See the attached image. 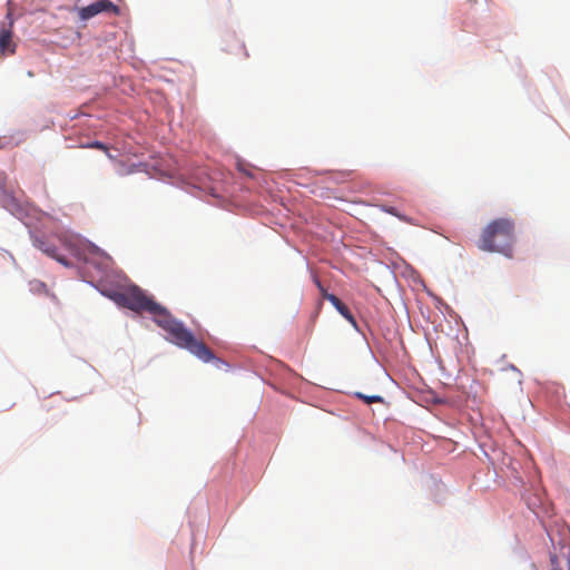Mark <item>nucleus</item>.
I'll return each mask as SVG.
<instances>
[{"mask_svg":"<svg viewBox=\"0 0 570 570\" xmlns=\"http://www.w3.org/2000/svg\"><path fill=\"white\" fill-rule=\"evenodd\" d=\"M154 322L168 334V340L175 345L188 350L204 362H209L214 358V354L209 347L203 342L197 341L193 333L165 307L160 308L154 317Z\"/></svg>","mask_w":570,"mask_h":570,"instance_id":"1","label":"nucleus"},{"mask_svg":"<svg viewBox=\"0 0 570 570\" xmlns=\"http://www.w3.org/2000/svg\"><path fill=\"white\" fill-rule=\"evenodd\" d=\"M514 242V222L510 218H497L483 228L478 247L483 252L500 253L512 257Z\"/></svg>","mask_w":570,"mask_h":570,"instance_id":"2","label":"nucleus"},{"mask_svg":"<svg viewBox=\"0 0 570 570\" xmlns=\"http://www.w3.org/2000/svg\"><path fill=\"white\" fill-rule=\"evenodd\" d=\"M112 298L118 305L137 313L146 312L150 314L153 318L163 307L138 286H130L120 292H116Z\"/></svg>","mask_w":570,"mask_h":570,"instance_id":"3","label":"nucleus"},{"mask_svg":"<svg viewBox=\"0 0 570 570\" xmlns=\"http://www.w3.org/2000/svg\"><path fill=\"white\" fill-rule=\"evenodd\" d=\"M77 12L79 19L86 21L101 12H114L118 14L119 8L116 4H114L110 0H98L94 3H90L87 7L77 9Z\"/></svg>","mask_w":570,"mask_h":570,"instance_id":"4","label":"nucleus"},{"mask_svg":"<svg viewBox=\"0 0 570 570\" xmlns=\"http://www.w3.org/2000/svg\"><path fill=\"white\" fill-rule=\"evenodd\" d=\"M325 299L328 301L336 311L354 327H356V321L348 307L334 294H326Z\"/></svg>","mask_w":570,"mask_h":570,"instance_id":"5","label":"nucleus"},{"mask_svg":"<svg viewBox=\"0 0 570 570\" xmlns=\"http://www.w3.org/2000/svg\"><path fill=\"white\" fill-rule=\"evenodd\" d=\"M16 51V43L12 40V31L7 28L0 29V55H13Z\"/></svg>","mask_w":570,"mask_h":570,"instance_id":"6","label":"nucleus"},{"mask_svg":"<svg viewBox=\"0 0 570 570\" xmlns=\"http://www.w3.org/2000/svg\"><path fill=\"white\" fill-rule=\"evenodd\" d=\"M204 8L210 13H222L230 8V0H203Z\"/></svg>","mask_w":570,"mask_h":570,"instance_id":"7","label":"nucleus"},{"mask_svg":"<svg viewBox=\"0 0 570 570\" xmlns=\"http://www.w3.org/2000/svg\"><path fill=\"white\" fill-rule=\"evenodd\" d=\"M37 247L43 252L45 254H47L48 256L57 259L59 263L63 264V265H68V263L66 262V259L59 255H57V248L56 246L53 245H50V244H47L46 242H40V240H37Z\"/></svg>","mask_w":570,"mask_h":570,"instance_id":"8","label":"nucleus"},{"mask_svg":"<svg viewBox=\"0 0 570 570\" xmlns=\"http://www.w3.org/2000/svg\"><path fill=\"white\" fill-rule=\"evenodd\" d=\"M356 396L361 400H363L366 404H372V403H382L383 402V397L380 396V395H372V396H368V395H365L363 393H356Z\"/></svg>","mask_w":570,"mask_h":570,"instance_id":"9","label":"nucleus"},{"mask_svg":"<svg viewBox=\"0 0 570 570\" xmlns=\"http://www.w3.org/2000/svg\"><path fill=\"white\" fill-rule=\"evenodd\" d=\"M87 147L88 148L104 150V151H108V147L104 142L98 141V140H95V141L90 142V144H88Z\"/></svg>","mask_w":570,"mask_h":570,"instance_id":"10","label":"nucleus"},{"mask_svg":"<svg viewBox=\"0 0 570 570\" xmlns=\"http://www.w3.org/2000/svg\"><path fill=\"white\" fill-rule=\"evenodd\" d=\"M383 209H384V212H386V213H389V214H391V215H394V216H396V217H399V218H401V219L405 220V218H404L403 216H401V215L396 212V209H395L394 207H387V206H384V207H383Z\"/></svg>","mask_w":570,"mask_h":570,"instance_id":"11","label":"nucleus"},{"mask_svg":"<svg viewBox=\"0 0 570 570\" xmlns=\"http://www.w3.org/2000/svg\"><path fill=\"white\" fill-rule=\"evenodd\" d=\"M315 284L316 286L318 287L321 294H322V297L325 299V295L328 294L327 291L324 288V286L322 285V283L315 278Z\"/></svg>","mask_w":570,"mask_h":570,"instance_id":"12","label":"nucleus"},{"mask_svg":"<svg viewBox=\"0 0 570 570\" xmlns=\"http://www.w3.org/2000/svg\"><path fill=\"white\" fill-rule=\"evenodd\" d=\"M31 285H32V288L37 289V291L46 288V285L42 282H38V281L32 282Z\"/></svg>","mask_w":570,"mask_h":570,"instance_id":"13","label":"nucleus"},{"mask_svg":"<svg viewBox=\"0 0 570 570\" xmlns=\"http://www.w3.org/2000/svg\"><path fill=\"white\" fill-rule=\"evenodd\" d=\"M551 570H561V569H559V568H557V567H556V568H552Z\"/></svg>","mask_w":570,"mask_h":570,"instance_id":"14","label":"nucleus"}]
</instances>
